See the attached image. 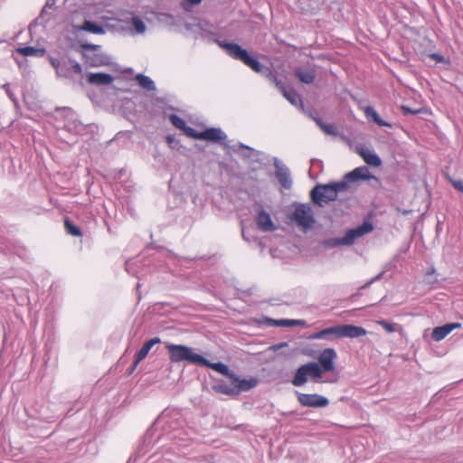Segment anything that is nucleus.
I'll return each mask as SVG.
<instances>
[{
	"label": "nucleus",
	"instance_id": "30",
	"mask_svg": "<svg viewBox=\"0 0 463 463\" xmlns=\"http://www.w3.org/2000/svg\"><path fill=\"white\" fill-rule=\"evenodd\" d=\"M271 164H273L275 166V169H276L275 174H288V172H289L288 168L279 158L271 156L270 165Z\"/></svg>",
	"mask_w": 463,
	"mask_h": 463
},
{
	"label": "nucleus",
	"instance_id": "35",
	"mask_svg": "<svg viewBox=\"0 0 463 463\" xmlns=\"http://www.w3.org/2000/svg\"><path fill=\"white\" fill-rule=\"evenodd\" d=\"M365 334L366 331L363 327L349 325V337H358L364 335Z\"/></svg>",
	"mask_w": 463,
	"mask_h": 463
},
{
	"label": "nucleus",
	"instance_id": "17",
	"mask_svg": "<svg viewBox=\"0 0 463 463\" xmlns=\"http://www.w3.org/2000/svg\"><path fill=\"white\" fill-rule=\"evenodd\" d=\"M160 342H161V340L158 337H155V338L149 339L146 342H145L143 346L136 353L135 361H134L132 370H134L137 367V365L146 357V355L148 354L151 348L156 344H158Z\"/></svg>",
	"mask_w": 463,
	"mask_h": 463
},
{
	"label": "nucleus",
	"instance_id": "13",
	"mask_svg": "<svg viewBox=\"0 0 463 463\" xmlns=\"http://www.w3.org/2000/svg\"><path fill=\"white\" fill-rule=\"evenodd\" d=\"M336 354L334 349L327 348L325 349L318 357L319 367L322 369V373L324 372H332L334 370V360L335 359Z\"/></svg>",
	"mask_w": 463,
	"mask_h": 463
},
{
	"label": "nucleus",
	"instance_id": "6",
	"mask_svg": "<svg viewBox=\"0 0 463 463\" xmlns=\"http://www.w3.org/2000/svg\"><path fill=\"white\" fill-rule=\"evenodd\" d=\"M84 52L82 56L85 62L90 67H100L109 63V57L104 53L94 52L100 50L101 46L92 43H83L81 45Z\"/></svg>",
	"mask_w": 463,
	"mask_h": 463
},
{
	"label": "nucleus",
	"instance_id": "21",
	"mask_svg": "<svg viewBox=\"0 0 463 463\" xmlns=\"http://www.w3.org/2000/svg\"><path fill=\"white\" fill-rule=\"evenodd\" d=\"M200 366H205V367L211 368V369L227 376L230 379L233 376V373H234V372L230 370L226 364H224L221 362L211 363L209 360L205 359L204 357H202Z\"/></svg>",
	"mask_w": 463,
	"mask_h": 463
},
{
	"label": "nucleus",
	"instance_id": "29",
	"mask_svg": "<svg viewBox=\"0 0 463 463\" xmlns=\"http://www.w3.org/2000/svg\"><path fill=\"white\" fill-rule=\"evenodd\" d=\"M282 94L292 105H302L301 97L294 90H288Z\"/></svg>",
	"mask_w": 463,
	"mask_h": 463
},
{
	"label": "nucleus",
	"instance_id": "24",
	"mask_svg": "<svg viewBox=\"0 0 463 463\" xmlns=\"http://www.w3.org/2000/svg\"><path fill=\"white\" fill-rule=\"evenodd\" d=\"M17 52L24 56L43 57L46 53V50L44 48L24 46L18 48Z\"/></svg>",
	"mask_w": 463,
	"mask_h": 463
},
{
	"label": "nucleus",
	"instance_id": "12",
	"mask_svg": "<svg viewBox=\"0 0 463 463\" xmlns=\"http://www.w3.org/2000/svg\"><path fill=\"white\" fill-rule=\"evenodd\" d=\"M231 381H232L234 391H236V395L242 392H248L256 387L258 384V380L256 378L251 377L250 379H241L235 373H233Z\"/></svg>",
	"mask_w": 463,
	"mask_h": 463
},
{
	"label": "nucleus",
	"instance_id": "15",
	"mask_svg": "<svg viewBox=\"0 0 463 463\" xmlns=\"http://www.w3.org/2000/svg\"><path fill=\"white\" fill-rule=\"evenodd\" d=\"M294 74L300 82L305 84L313 83L317 76L315 68L311 66H300L295 70Z\"/></svg>",
	"mask_w": 463,
	"mask_h": 463
},
{
	"label": "nucleus",
	"instance_id": "19",
	"mask_svg": "<svg viewBox=\"0 0 463 463\" xmlns=\"http://www.w3.org/2000/svg\"><path fill=\"white\" fill-rule=\"evenodd\" d=\"M112 75L105 72H90L87 76V81L90 84L97 86L109 85L113 81Z\"/></svg>",
	"mask_w": 463,
	"mask_h": 463
},
{
	"label": "nucleus",
	"instance_id": "16",
	"mask_svg": "<svg viewBox=\"0 0 463 463\" xmlns=\"http://www.w3.org/2000/svg\"><path fill=\"white\" fill-rule=\"evenodd\" d=\"M256 222L258 228L262 232H273L276 230V225L272 222L270 215L264 210L259 212Z\"/></svg>",
	"mask_w": 463,
	"mask_h": 463
},
{
	"label": "nucleus",
	"instance_id": "3",
	"mask_svg": "<svg viewBox=\"0 0 463 463\" xmlns=\"http://www.w3.org/2000/svg\"><path fill=\"white\" fill-rule=\"evenodd\" d=\"M166 349L172 363L185 361L192 364L200 365L203 356L194 353L191 347L183 345L167 344Z\"/></svg>",
	"mask_w": 463,
	"mask_h": 463
},
{
	"label": "nucleus",
	"instance_id": "44",
	"mask_svg": "<svg viewBox=\"0 0 463 463\" xmlns=\"http://www.w3.org/2000/svg\"><path fill=\"white\" fill-rule=\"evenodd\" d=\"M349 174H369V172L367 166H361L349 171Z\"/></svg>",
	"mask_w": 463,
	"mask_h": 463
},
{
	"label": "nucleus",
	"instance_id": "32",
	"mask_svg": "<svg viewBox=\"0 0 463 463\" xmlns=\"http://www.w3.org/2000/svg\"><path fill=\"white\" fill-rule=\"evenodd\" d=\"M266 78L269 79L270 82H272L281 93H284V91L288 90L282 80H279L272 71L271 74L268 75Z\"/></svg>",
	"mask_w": 463,
	"mask_h": 463
},
{
	"label": "nucleus",
	"instance_id": "26",
	"mask_svg": "<svg viewBox=\"0 0 463 463\" xmlns=\"http://www.w3.org/2000/svg\"><path fill=\"white\" fill-rule=\"evenodd\" d=\"M315 121L325 133L335 137H339V138L343 140L345 139V137L344 135L338 134L336 128L334 125L324 123L323 120L319 118H315Z\"/></svg>",
	"mask_w": 463,
	"mask_h": 463
},
{
	"label": "nucleus",
	"instance_id": "38",
	"mask_svg": "<svg viewBox=\"0 0 463 463\" xmlns=\"http://www.w3.org/2000/svg\"><path fill=\"white\" fill-rule=\"evenodd\" d=\"M449 183L454 186L455 189L463 193V181L454 179L451 175H446Z\"/></svg>",
	"mask_w": 463,
	"mask_h": 463
},
{
	"label": "nucleus",
	"instance_id": "9",
	"mask_svg": "<svg viewBox=\"0 0 463 463\" xmlns=\"http://www.w3.org/2000/svg\"><path fill=\"white\" fill-rule=\"evenodd\" d=\"M298 402L305 407L322 408L328 405V400L318 394L298 393Z\"/></svg>",
	"mask_w": 463,
	"mask_h": 463
},
{
	"label": "nucleus",
	"instance_id": "1",
	"mask_svg": "<svg viewBox=\"0 0 463 463\" xmlns=\"http://www.w3.org/2000/svg\"><path fill=\"white\" fill-rule=\"evenodd\" d=\"M215 43L222 48L231 58L241 61L243 64L250 68L265 77L271 74V69L261 64L257 58L251 56L248 51L235 43H230L222 40H215Z\"/></svg>",
	"mask_w": 463,
	"mask_h": 463
},
{
	"label": "nucleus",
	"instance_id": "22",
	"mask_svg": "<svg viewBox=\"0 0 463 463\" xmlns=\"http://www.w3.org/2000/svg\"><path fill=\"white\" fill-rule=\"evenodd\" d=\"M364 111L366 118L368 120L374 122L379 127H390V128L392 127V125L390 123L383 120L379 116V114L376 112V110L373 107L367 106V107L364 108Z\"/></svg>",
	"mask_w": 463,
	"mask_h": 463
},
{
	"label": "nucleus",
	"instance_id": "25",
	"mask_svg": "<svg viewBox=\"0 0 463 463\" xmlns=\"http://www.w3.org/2000/svg\"><path fill=\"white\" fill-rule=\"evenodd\" d=\"M135 80L137 82V84L144 90L153 91L156 90V84L153 81L152 79H150L148 76H146L142 73H138L135 77Z\"/></svg>",
	"mask_w": 463,
	"mask_h": 463
},
{
	"label": "nucleus",
	"instance_id": "23",
	"mask_svg": "<svg viewBox=\"0 0 463 463\" xmlns=\"http://www.w3.org/2000/svg\"><path fill=\"white\" fill-rule=\"evenodd\" d=\"M78 29L86 31L89 33H92L95 34L105 33V29H104L103 25H101L96 22L90 21V20H85L81 25L78 26Z\"/></svg>",
	"mask_w": 463,
	"mask_h": 463
},
{
	"label": "nucleus",
	"instance_id": "27",
	"mask_svg": "<svg viewBox=\"0 0 463 463\" xmlns=\"http://www.w3.org/2000/svg\"><path fill=\"white\" fill-rule=\"evenodd\" d=\"M213 390L221 394L236 395V391H234L232 381H231V383L229 384L224 382H220L213 385Z\"/></svg>",
	"mask_w": 463,
	"mask_h": 463
},
{
	"label": "nucleus",
	"instance_id": "18",
	"mask_svg": "<svg viewBox=\"0 0 463 463\" xmlns=\"http://www.w3.org/2000/svg\"><path fill=\"white\" fill-rule=\"evenodd\" d=\"M461 324L459 323H449L442 326H437L432 330L431 337L435 341H441L444 339L452 330L460 328Z\"/></svg>",
	"mask_w": 463,
	"mask_h": 463
},
{
	"label": "nucleus",
	"instance_id": "8",
	"mask_svg": "<svg viewBox=\"0 0 463 463\" xmlns=\"http://www.w3.org/2000/svg\"><path fill=\"white\" fill-rule=\"evenodd\" d=\"M292 220L304 230H307L315 223L314 214L309 204H298L295 207Z\"/></svg>",
	"mask_w": 463,
	"mask_h": 463
},
{
	"label": "nucleus",
	"instance_id": "41",
	"mask_svg": "<svg viewBox=\"0 0 463 463\" xmlns=\"http://www.w3.org/2000/svg\"><path fill=\"white\" fill-rule=\"evenodd\" d=\"M56 1L57 0H47L45 5H44V6H43V10H42V12H41V14H40V15H39V17L37 19H43L44 14L47 12V9L52 8L55 5Z\"/></svg>",
	"mask_w": 463,
	"mask_h": 463
},
{
	"label": "nucleus",
	"instance_id": "40",
	"mask_svg": "<svg viewBox=\"0 0 463 463\" xmlns=\"http://www.w3.org/2000/svg\"><path fill=\"white\" fill-rule=\"evenodd\" d=\"M345 244H347V234L343 236L341 239H336L334 241H326V245H328V246L345 245Z\"/></svg>",
	"mask_w": 463,
	"mask_h": 463
},
{
	"label": "nucleus",
	"instance_id": "14",
	"mask_svg": "<svg viewBox=\"0 0 463 463\" xmlns=\"http://www.w3.org/2000/svg\"><path fill=\"white\" fill-rule=\"evenodd\" d=\"M201 140L224 144L227 136L221 128H209L202 131Z\"/></svg>",
	"mask_w": 463,
	"mask_h": 463
},
{
	"label": "nucleus",
	"instance_id": "7",
	"mask_svg": "<svg viewBox=\"0 0 463 463\" xmlns=\"http://www.w3.org/2000/svg\"><path fill=\"white\" fill-rule=\"evenodd\" d=\"M310 194L312 201L316 204L323 206L324 203H327L330 201L335 200L337 196L336 185H317L314 189H312Z\"/></svg>",
	"mask_w": 463,
	"mask_h": 463
},
{
	"label": "nucleus",
	"instance_id": "42",
	"mask_svg": "<svg viewBox=\"0 0 463 463\" xmlns=\"http://www.w3.org/2000/svg\"><path fill=\"white\" fill-rule=\"evenodd\" d=\"M374 177L375 175H349V183L355 182L359 179H370Z\"/></svg>",
	"mask_w": 463,
	"mask_h": 463
},
{
	"label": "nucleus",
	"instance_id": "2",
	"mask_svg": "<svg viewBox=\"0 0 463 463\" xmlns=\"http://www.w3.org/2000/svg\"><path fill=\"white\" fill-rule=\"evenodd\" d=\"M49 61L59 77L72 80L75 76L80 79L83 76L82 66L75 60L67 57L61 59L50 57Z\"/></svg>",
	"mask_w": 463,
	"mask_h": 463
},
{
	"label": "nucleus",
	"instance_id": "36",
	"mask_svg": "<svg viewBox=\"0 0 463 463\" xmlns=\"http://www.w3.org/2000/svg\"><path fill=\"white\" fill-rule=\"evenodd\" d=\"M188 137H192L194 139H201L202 131L198 132L194 128L188 127L185 125L184 128L182 130Z\"/></svg>",
	"mask_w": 463,
	"mask_h": 463
},
{
	"label": "nucleus",
	"instance_id": "33",
	"mask_svg": "<svg viewBox=\"0 0 463 463\" xmlns=\"http://www.w3.org/2000/svg\"><path fill=\"white\" fill-rule=\"evenodd\" d=\"M169 120L176 128L183 130L186 125L185 121L175 114L169 116Z\"/></svg>",
	"mask_w": 463,
	"mask_h": 463
},
{
	"label": "nucleus",
	"instance_id": "47",
	"mask_svg": "<svg viewBox=\"0 0 463 463\" xmlns=\"http://www.w3.org/2000/svg\"><path fill=\"white\" fill-rule=\"evenodd\" d=\"M402 110L405 112V113H411V114H415L416 111L409 109L408 107H405V106H402Z\"/></svg>",
	"mask_w": 463,
	"mask_h": 463
},
{
	"label": "nucleus",
	"instance_id": "45",
	"mask_svg": "<svg viewBox=\"0 0 463 463\" xmlns=\"http://www.w3.org/2000/svg\"><path fill=\"white\" fill-rule=\"evenodd\" d=\"M430 58L433 59L434 61H438V62H441V61H444L443 56L439 54V53H432L430 55Z\"/></svg>",
	"mask_w": 463,
	"mask_h": 463
},
{
	"label": "nucleus",
	"instance_id": "10",
	"mask_svg": "<svg viewBox=\"0 0 463 463\" xmlns=\"http://www.w3.org/2000/svg\"><path fill=\"white\" fill-rule=\"evenodd\" d=\"M347 336V325L323 329L313 335L315 339H337Z\"/></svg>",
	"mask_w": 463,
	"mask_h": 463
},
{
	"label": "nucleus",
	"instance_id": "20",
	"mask_svg": "<svg viewBox=\"0 0 463 463\" xmlns=\"http://www.w3.org/2000/svg\"><path fill=\"white\" fill-rule=\"evenodd\" d=\"M354 149L356 154L362 156L367 165L379 166L382 164L380 157L370 149L360 146H355Z\"/></svg>",
	"mask_w": 463,
	"mask_h": 463
},
{
	"label": "nucleus",
	"instance_id": "48",
	"mask_svg": "<svg viewBox=\"0 0 463 463\" xmlns=\"http://www.w3.org/2000/svg\"><path fill=\"white\" fill-rule=\"evenodd\" d=\"M4 88L6 90V92H7V94H8V96H9L12 99H14V95H13V94L10 92V90H8V84H5V85H4Z\"/></svg>",
	"mask_w": 463,
	"mask_h": 463
},
{
	"label": "nucleus",
	"instance_id": "46",
	"mask_svg": "<svg viewBox=\"0 0 463 463\" xmlns=\"http://www.w3.org/2000/svg\"><path fill=\"white\" fill-rule=\"evenodd\" d=\"M284 346H287V343H280L279 345H273V346L270 347V349L273 350V351H277L279 348L284 347Z\"/></svg>",
	"mask_w": 463,
	"mask_h": 463
},
{
	"label": "nucleus",
	"instance_id": "11",
	"mask_svg": "<svg viewBox=\"0 0 463 463\" xmlns=\"http://www.w3.org/2000/svg\"><path fill=\"white\" fill-rule=\"evenodd\" d=\"M374 226L370 217L365 219L364 222L356 228L349 229V245L353 244L356 239L372 232Z\"/></svg>",
	"mask_w": 463,
	"mask_h": 463
},
{
	"label": "nucleus",
	"instance_id": "31",
	"mask_svg": "<svg viewBox=\"0 0 463 463\" xmlns=\"http://www.w3.org/2000/svg\"><path fill=\"white\" fill-rule=\"evenodd\" d=\"M269 324L277 326H292L296 325H299L300 322L298 320H291V319H269Z\"/></svg>",
	"mask_w": 463,
	"mask_h": 463
},
{
	"label": "nucleus",
	"instance_id": "37",
	"mask_svg": "<svg viewBox=\"0 0 463 463\" xmlns=\"http://www.w3.org/2000/svg\"><path fill=\"white\" fill-rule=\"evenodd\" d=\"M377 323L387 332L392 333L398 330L399 326L395 323H389L385 320H379Z\"/></svg>",
	"mask_w": 463,
	"mask_h": 463
},
{
	"label": "nucleus",
	"instance_id": "39",
	"mask_svg": "<svg viewBox=\"0 0 463 463\" xmlns=\"http://www.w3.org/2000/svg\"><path fill=\"white\" fill-rule=\"evenodd\" d=\"M203 0H183L182 6L184 10H191L192 7L201 4Z\"/></svg>",
	"mask_w": 463,
	"mask_h": 463
},
{
	"label": "nucleus",
	"instance_id": "28",
	"mask_svg": "<svg viewBox=\"0 0 463 463\" xmlns=\"http://www.w3.org/2000/svg\"><path fill=\"white\" fill-rule=\"evenodd\" d=\"M64 227H65L67 233H69L72 236L80 237L82 235L80 229L78 226H76L75 224H73V222L69 218H65Z\"/></svg>",
	"mask_w": 463,
	"mask_h": 463
},
{
	"label": "nucleus",
	"instance_id": "4",
	"mask_svg": "<svg viewBox=\"0 0 463 463\" xmlns=\"http://www.w3.org/2000/svg\"><path fill=\"white\" fill-rule=\"evenodd\" d=\"M308 377L315 383L321 381L322 369L317 363L311 362L298 367L291 380V383L294 386H302L307 382Z\"/></svg>",
	"mask_w": 463,
	"mask_h": 463
},
{
	"label": "nucleus",
	"instance_id": "34",
	"mask_svg": "<svg viewBox=\"0 0 463 463\" xmlns=\"http://www.w3.org/2000/svg\"><path fill=\"white\" fill-rule=\"evenodd\" d=\"M132 25L135 31L138 33H143L146 32V24L145 23L138 17L134 16L132 18Z\"/></svg>",
	"mask_w": 463,
	"mask_h": 463
},
{
	"label": "nucleus",
	"instance_id": "5",
	"mask_svg": "<svg viewBox=\"0 0 463 463\" xmlns=\"http://www.w3.org/2000/svg\"><path fill=\"white\" fill-rule=\"evenodd\" d=\"M231 149L233 153L248 160L249 163H259L264 166L270 165L271 156L264 152L256 150L241 143L233 145Z\"/></svg>",
	"mask_w": 463,
	"mask_h": 463
},
{
	"label": "nucleus",
	"instance_id": "43",
	"mask_svg": "<svg viewBox=\"0 0 463 463\" xmlns=\"http://www.w3.org/2000/svg\"><path fill=\"white\" fill-rule=\"evenodd\" d=\"M317 168L319 171H322V162L320 160H312L311 161V168L308 170V174H310L311 169Z\"/></svg>",
	"mask_w": 463,
	"mask_h": 463
}]
</instances>
